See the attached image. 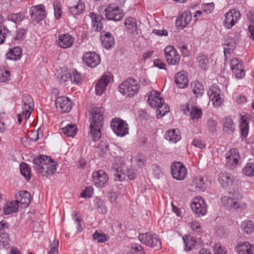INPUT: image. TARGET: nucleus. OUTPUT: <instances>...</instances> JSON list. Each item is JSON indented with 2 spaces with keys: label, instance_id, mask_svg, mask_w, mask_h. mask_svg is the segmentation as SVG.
Wrapping results in <instances>:
<instances>
[{
  "label": "nucleus",
  "instance_id": "29",
  "mask_svg": "<svg viewBox=\"0 0 254 254\" xmlns=\"http://www.w3.org/2000/svg\"><path fill=\"white\" fill-rule=\"evenodd\" d=\"M253 244L248 242H239L237 245L235 250L238 254H250Z\"/></svg>",
  "mask_w": 254,
  "mask_h": 254
},
{
  "label": "nucleus",
  "instance_id": "8",
  "mask_svg": "<svg viewBox=\"0 0 254 254\" xmlns=\"http://www.w3.org/2000/svg\"><path fill=\"white\" fill-rule=\"evenodd\" d=\"M171 171L173 177L179 181L184 180L188 173L185 165L180 162H175L171 166Z\"/></svg>",
  "mask_w": 254,
  "mask_h": 254
},
{
  "label": "nucleus",
  "instance_id": "61",
  "mask_svg": "<svg viewBox=\"0 0 254 254\" xmlns=\"http://www.w3.org/2000/svg\"><path fill=\"white\" fill-rule=\"evenodd\" d=\"M215 254H226L227 250L226 247L222 246L219 244H216L214 247Z\"/></svg>",
  "mask_w": 254,
  "mask_h": 254
},
{
  "label": "nucleus",
  "instance_id": "18",
  "mask_svg": "<svg viewBox=\"0 0 254 254\" xmlns=\"http://www.w3.org/2000/svg\"><path fill=\"white\" fill-rule=\"evenodd\" d=\"M230 195L224 196L221 197V203L223 206L228 209H237L240 208V204L236 199L237 193H230Z\"/></svg>",
  "mask_w": 254,
  "mask_h": 254
},
{
  "label": "nucleus",
  "instance_id": "27",
  "mask_svg": "<svg viewBox=\"0 0 254 254\" xmlns=\"http://www.w3.org/2000/svg\"><path fill=\"white\" fill-rule=\"evenodd\" d=\"M175 83L180 88H184L188 85L187 73L184 70L176 74Z\"/></svg>",
  "mask_w": 254,
  "mask_h": 254
},
{
  "label": "nucleus",
  "instance_id": "53",
  "mask_svg": "<svg viewBox=\"0 0 254 254\" xmlns=\"http://www.w3.org/2000/svg\"><path fill=\"white\" fill-rule=\"evenodd\" d=\"M236 45V42L235 39H230V41L226 44H224V53L225 56H226L227 54L230 53L233 49L235 48Z\"/></svg>",
  "mask_w": 254,
  "mask_h": 254
},
{
  "label": "nucleus",
  "instance_id": "6",
  "mask_svg": "<svg viewBox=\"0 0 254 254\" xmlns=\"http://www.w3.org/2000/svg\"><path fill=\"white\" fill-rule=\"evenodd\" d=\"M207 94L214 107L218 108L222 105L224 96L217 85L212 84L210 86Z\"/></svg>",
  "mask_w": 254,
  "mask_h": 254
},
{
  "label": "nucleus",
  "instance_id": "23",
  "mask_svg": "<svg viewBox=\"0 0 254 254\" xmlns=\"http://www.w3.org/2000/svg\"><path fill=\"white\" fill-rule=\"evenodd\" d=\"M251 116L247 114L241 116L240 121L239 128L241 135L246 137L249 131V123L251 121Z\"/></svg>",
  "mask_w": 254,
  "mask_h": 254
},
{
  "label": "nucleus",
  "instance_id": "19",
  "mask_svg": "<svg viewBox=\"0 0 254 254\" xmlns=\"http://www.w3.org/2000/svg\"><path fill=\"white\" fill-rule=\"evenodd\" d=\"M231 68L238 78H242L245 74V71L243 67L242 62L239 58H233L230 62Z\"/></svg>",
  "mask_w": 254,
  "mask_h": 254
},
{
  "label": "nucleus",
  "instance_id": "3",
  "mask_svg": "<svg viewBox=\"0 0 254 254\" xmlns=\"http://www.w3.org/2000/svg\"><path fill=\"white\" fill-rule=\"evenodd\" d=\"M140 89L138 82L133 78H128L123 81L119 86V91L127 97H132Z\"/></svg>",
  "mask_w": 254,
  "mask_h": 254
},
{
  "label": "nucleus",
  "instance_id": "10",
  "mask_svg": "<svg viewBox=\"0 0 254 254\" xmlns=\"http://www.w3.org/2000/svg\"><path fill=\"white\" fill-rule=\"evenodd\" d=\"M31 19L34 23H38L42 21L46 16L45 6L39 4L32 6L30 10Z\"/></svg>",
  "mask_w": 254,
  "mask_h": 254
},
{
  "label": "nucleus",
  "instance_id": "33",
  "mask_svg": "<svg viewBox=\"0 0 254 254\" xmlns=\"http://www.w3.org/2000/svg\"><path fill=\"white\" fill-rule=\"evenodd\" d=\"M165 136L167 140L173 143H176L181 139L180 131L178 129L168 130L165 133Z\"/></svg>",
  "mask_w": 254,
  "mask_h": 254
},
{
  "label": "nucleus",
  "instance_id": "37",
  "mask_svg": "<svg viewBox=\"0 0 254 254\" xmlns=\"http://www.w3.org/2000/svg\"><path fill=\"white\" fill-rule=\"evenodd\" d=\"M125 25L127 32L133 34L136 31L137 24L134 18L129 17L127 18L125 21Z\"/></svg>",
  "mask_w": 254,
  "mask_h": 254
},
{
  "label": "nucleus",
  "instance_id": "28",
  "mask_svg": "<svg viewBox=\"0 0 254 254\" xmlns=\"http://www.w3.org/2000/svg\"><path fill=\"white\" fill-rule=\"evenodd\" d=\"M89 16L91 19L94 30L96 31H100L103 29V23L102 22L103 20V17L94 12L90 13Z\"/></svg>",
  "mask_w": 254,
  "mask_h": 254
},
{
  "label": "nucleus",
  "instance_id": "4",
  "mask_svg": "<svg viewBox=\"0 0 254 254\" xmlns=\"http://www.w3.org/2000/svg\"><path fill=\"white\" fill-rule=\"evenodd\" d=\"M138 239L140 241L145 245L156 250L161 248V242L157 235L151 233L139 234Z\"/></svg>",
  "mask_w": 254,
  "mask_h": 254
},
{
  "label": "nucleus",
  "instance_id": "2",
  "mask_svg": "<svg viewBox=\"0 0 254 254\" xmlns=\"http://www.w3.org/2000/svg\"><path fill=\"white\" fill-rule=\"evenodd\" d=\"M160 93L153 91L148 96V102L153 108H157V117L161 118L169 112V107L164 104L163 98L160 97Z\"/></svg>",
  "mask_w": 254,
  "mask_h": 254
},
{
  "label": "nucleus",
  "instance_id": "1",
  "mask_svg": "<svg viewBox=\"0 0 254 254\" xmlns=\"http://www.w3.org/2000/svg\"><path fill=\"white\" fill-rule=\"evenodd\" d=\"M33 168L37 173L43 176H48L55 173L57 164L52 159L46 155H41L33 160Z\"/></svg>",
  "mask_w": 254,
  "mask_h": 254
},
{
  "label": "nucleus",
  "instance_id": "47",
  "mask_svg": "<svg viewBox=\"0 0 254 254\" xmlns=\"http://www.w3.org/2000/svg\"><path fill=\"white\" fill-rule=\"evenodd\" d=\"M20 171L21 175L27 181L29 180L31 178L30 176V168L28 165L25 163H22L20 165Z\"/></svg>",
  "mask_w": 254,
  "mask_h": 254
},
{
  "label": "nucleus",
  "instance_id": "16",
  "mask_svg": "<svg viewBox=\"0 0 254 254\" xmlns=\"http://www.w3.org/2000/svg\"><path fill=\"white\" fill-rule=\"evenodd\" d=\"M84 63L88 66L95 67L101 62L100 56L95 52H87L82 58Z\"/></svg>",
  "mask_w": 254,
  "mask_h": 254
},
{
  "label": "nucleus",
  "instance_id": "55",
  "mask_svg": "<svg viewBox=\"0 0 254 254\" xmlns=\"http://www.w3.org/2000/svg\"><path fill=\"white\" fill-rule=\"evenodd\" d=\"M93 240H96L98 243H104L108 240L107 235L103 233H100L96 231L93 235Z\"/></svg>",
  "mask_w": 254,
  "mask_h": 254
},
{
  "label": "nucleus",
  "instance_id": "21",
  "mask_svg": "<svg viewBox=\"0 0 254 254\" xmlns=\"http://www.w3.org/2000/svg\"><path fill=\"white\" fill-rule=\"evenodd\" d=\"M192 19V15L190 11H185L177 18L176 25L181 29L186 27Z\"/></svg>",
  "mask_w": 254,
  "mask_h": 254
},
{
  "label": "nucleus",
  "instance_id": "7",
  "mask_svg": "<svg viewBox=\"0 0 254 254\" xmlns=\"http://www.w3.org/2000/svg\"><path fill=\"white\" fill-rule=\"evenodd\" d=\"M226 159L225 167L231 170L235 169L238 165L240 156L237 149L232 148L227 151L225 154Z\"/></svg>",
  "mask_w": 254,
  "mask_h": 254
},
{
  "label": "nucleus",
  "instance_id": "22",
  "mask_svg": "<svg viewBox=\"0 0 254 254\" xmlns=\"http://www.w3.org/2000/svg\"><path fill=\"white\" fill-rule=\"evenodd\" d=\"M102 45L106 49H110L115 45L114 38L112 34L108 32H102L100 35Z\"/></svg>",
  "mask_w": 254,
  "mask_h": 254
},
{
  "label": "nucleus",
  "instance_id": "63",
  "mask_svg": "<svg viewBox=\"0 0 254 254\" xmlns=\"http://www.w3.org/2000/svg\"><path fill=\"white\" fill-rule=\"evenodd\" d=\"M191 144L196 147L200 149H202L205 147V144L203 141L201 139L198 138H194Z\"/></svg>",
  "mask_w": 254,
  "mask_h": 254
},
{
  "label": "nucleus",
  "instance_id": "34",
  "mask_svg": "<svg viewBox=\"0 0 254 254\" xmlns=\"http://www.w3.org/2000/svg\"><path fill=\"white\" fill-rule=\"evenodd\" d=\"M112 171L115 176V181H122L125 178L124 169L122 166H119L118 165L116 164L112 168Z\"/></svg>",
  "mask_w": 254,
  "mask_h": 254
},
{
  "label": "nucleus",
  "instance_id": "14",
  "mask_svg": "<svg viewBox=\"0 0 254 254\" xmlns=\"http://www.w3.org/2000/svg\"><path fill=\"white\" fill-rule=\"evenodd\" d=\"M241 13L239 11L235 9H231L225 14L224 20V26L230 29L233 27L240 18Z\"/></svg>",
  "mask_w": 254,
  "mask_h": 254
},
{
  "label": "nucleus",
  "instance_id": "40",
  "mask_svg": "<svg viewBox=\"0 0 254 254\" xmlns=\"http://www.w3.org/2000/svg\"><path fill=\"white\" fill-rule=\"evenodd\" d=\"M198 66L202 70H206L209 66V61L207 57L204 55H200L196 58Z\"/></svg>",
  "mask_w": 254,
  "mask_h": 254
},
{
  "label": "nucleus",
  "instance_id": "49",
  "mask_svg": "<svg viewBox=\"0 0 254 254\" xmlns=\"http://www.w3.org/2000/svg\"><path fill=\"white\" fill-rule=\"evenodd\" d=\"M72 218L76 224L77 231L78 232H80L82 230V228L80 224L81 218L79 212L77 210L74 211L72 213Z\"/></svg>",
  "mask_w": 254,
  "mask_h": 254
},
{
  "label": "nucleus",
  "instance_id": "59",
  "mask_svg": "<svg viewBox=\"0 0 254 254\" xmlns=\"http://www.w3.org/2000/svg\"><path fill=\"white\" fill-rule=\"evenodd\" d=\"M94 203L96 206L101 209L103 213H106L107 212V208L102 199L99 197H96L94 200Z\"/></svg>",
  "mask_w": 254,
  "mask_h": 254
},
{
  "label": "nucleus",
  "instance_id": "17",
  "mask_svg": "<svg viewBox=\"0 0 254 254\" xmlns=\"http://www.w3.org/2000/svg\"><path fill=\"white\" fill-rule=\"evenodd\" d=\"M55 104L57 110L63 113L68 112L72 108L70 99L64 96L58 97L56 100Z\"/></svg>",
  "mask_w": 254,
  "mask_h": 254
},
{
  "label": "nucleus",
  "instance_id": "38",
  "mask_svg": "<svg viewBox=\"0 0 254 254\" xmlns=\"http://www.w3.org/2000/svg\"><path fill=\"white\" fill-rule=\"evenodd\" d=\"M109 146L108 143L102 140L100 142L97 147L96 152L100 156L105 157L109 151Z\"/></svg>",
  "mask_w": 254,
  "mask_h": 254
},
{
  "label": "nucleus",
  "instance_id": "58",
  "mask_svg": "<svg viewBox=\"0 0 254 254\" xmlns=\"http://www.w3.org/2000/svg\"><path fill=\"white\" fill-rule=\"evenodd\" d=\"M54 15L57 19L61 18L62 14L61 5L58 1H54L53 3Z\"/></svg>",
  "mask_w": 254,
  "mask_h": 254
},
{
  "label": "nucleus",
  "instance_id": "24",
  "mask_svg": "<svg viewBox=\"0 0 254 254\" xmlns=\"http://www.w3.org/2000/svg\"><path fill=\"white\" fill-rule=\"evenodd\" d=\"M74 39L68 33L62 34L58 36L59 45L62 48L66 49L73 45Z\"/></svg>",
  "mask_w": 254,
  "mask_h": 254
},
{
  "label": "nucleus",
  "instance_id": "46",
  "mask_svg": "<svg viewBox=\"0 0 254 254\" xmlns=\"http://www.w3.org/2000/svg\"><path fill=\"white\" fill-rule=\"evenodd\" d=\"M69 78L71 81L75 84H78L82 82V76L76 69L72 70V72L69 74Z\"/></svg>",
  "mask_w": 254,
  "mask_h": 254
},
{
  "label": "nucleus",
  "instance_id": "42",
  "mask_svg": "<svg viewBox=\"0 0 254 254\" xmlns=\"http://www.w3.org/2000/svg\"><path fill=\"white\" fill-rule=\"evenodd\" d=\"M102 126H99L98 127L96 126H94L93 127L90 126V134L92 138V140L93 141H98L101 136V127Z\"/></svg>",
  "mask_w": 254,
  "mask_h": 254
},
{
  "label": "nucleus",
  "instance_id": "64",
  "mask_svg": "<svg viewBox=\"0 0 254 254\" xmlns=\"http://www.w3.org/2000/svg\"><path fill=\"white\" fill-rule=\"evenodd\" d=\"M190 227L192 231L195 233H202L203 231L202 229L200 227L199 224L196 221L192 222L190 223Z\"/></svg>",
  "mask_w": 254,
  "mask_h": 254
},
{
  "label": "nucleus",
  "instance_id": "44",
  "mask_svg": "<svg viewBox=\"0 0 254 254\" xmlns=\"http://www.w3.org/2000/svg\"><path fill=\"white\" fill-rule=\"evenodd\" d=\"M235 129V124L232 119L229 117L225 118L223 120V130L225 132H233Z\"/></svg>",
  "mask_w": 254,
  "mask_h": 254
},
{
  "label": "nucleus",
  "instance_id": "9",
  "mask_svg": "<svg viewBox=\"0 0 254 254\" xmlns=\"http://www.w3.org/2000/svg\"><path fill=\"white\" fill-rule=\"evenodd\" d=\"M191 208L198 217L204 216L207 213V204L200 196H197L193 199Z\"/></svg>",
  "mask_w": 254,
  "mask_h": 254
},
{
  "label": "nucleus",
  "instance_id": "43",
  "mask_svg": "<svg viewBox=\"0 0 254 254\" xmlns=\"http://www.w3.org/2000/svg\"><path fill=\"white\" fill-rule=\"evenodd\" d=\"M241 229L243 233L249 234L254 231V223L251 220H246L241 224Z\"/></svg>",
  "mask_w": 254,
  "mask_h": 254
},
{
  "label": "nucleus",
  "instance_id": "48",
  "mask_svg": "<svg viewBox=\"0 0 254 254\" xmlns=\"http://www.w3.org/2000/svg\"><path fill=\"white\" fill-rule=\"evenodd\" d=\"M242 173L247 176H254V162L248 163L243 169Z\"/></svg>",
  "mask_w": 254,
  "mask_h": 254
},
{
  "label": "nucleus",
  "instance_id": "15",
  "mask_svg": "<svg viewBox=\"0 0 254 254\" xmlns=\"http://www.w3.org/2000/svg\"><path fill=\"white\" fill-rule=\"evenodd\" d=\"M164 52L166 61L169 64L175 65L179 63L180 56L173 46L166 47L164 49Z\"/></svg>",
  "mask_w": 254,
  "mask_h": 254
},
{
  "label": "nucleus",
  "instance_id": "51",
  "mask_svg": "<svg viewBox=\"0 0 254 254\" xmlns=\"http://www.w3.org/2000/svg\"><path fill=\"white\" fill-rule=\"evenodd\" d=\"M183 239L185 244V250L186 251H190L195 246V240L190 237H183Z\"/></svg>",
  "mask_w": 254,
  "mask_h": 254
},
{
  "label": "nucleus",
  "instance_id": "25",
  "mask_svg": "<svg viewBox=\"0 0 254 254\" xmlns=\"http://www.w3.org/2000/svg\"><path fill=\"white\" fill-rule=\"evenodd\" d=\"M110 79V75H104L98 80L95 86V91L97 95H101L105 91Z\"/></svg>",
  "mask_w": 254,
  "mask_h": 254
},
{
  "label": "nucleus",
  "instance_id": "36",
  "mask_svg": "<svg viewBox=\"0 0 254 254\" xmlns=\"http://www.w3.org/2000/svg\"><path fill=\"white\" fill-rule=\"evenodd\" d=\"M191 88L192 92L196 97L201 96L204 93V89L203 84L198 81H194L191 82Z\"/></svg>",
  "mask_w": 254,
  "mask_h": 254
},
{
  "label": "nucleus",
  "instance_id": "39",
  "mask_svg": "<svg viewBox=\"0 0 254 254\" xmlns=\"http://www.w3.org/2000/svg\"><path fill=\"white\" fill-rule=\"evenodd\" d=\"M18 208V205L15 200L6 203L3 207V213L5 215H9L12 213L16 212Z\"/></svg>",
  "mask_w": 254,
  "mask_h": 254
},
{
  "label": "nucleus",
  "instance_id": "35",
  "mask_svg": "<svg viewBox=\"0 0 254 254\" xmlns=\"http://www.w3.org/2000/svg\"><path fill=\"white\" fill-rule=\"evenodd\" d=\"M21 49L19 47H15L9 50L6 53V57L7 59L16 61L21 58Z\"/></svg>",
  "mask_w": 254,
  "mask_h": 254
},
{
  "label": "nucleus",
  "instance_id": "12",
  "mask_svg": "<svg viewBox=\"0 0 254 254\" xmlns=\"http://www.w3.org/2000/svg\"><path fill=\"white\" fill-rule=\"evenodd\" d=\"M103 113L104 110L102 108H94L91 110L89 117L90 126H96L98 127L102 126Z\"/></svg>",
  "mask_w": 254,
  "mask_h": 254
},
{
  "label": "nucleus",
  "instance_id": "50",
  "mask_svg": "<svg viewBox=\"0 0 254 254\" xmlns=\"http://www.w3.org/2000/svg\"><path fill=\"white\" fill-rule=\"evenodd\" d=\"M202 116V111L200 108H198L196 106H192L191 108L190 116L191 120H197L200 118Z\"/></svg>",
  "mask_w": 254,
  "mask_h": 254
},
{
  "label": "nucleus",
  "instance_id": "11",
  "mask_svg": "<svg viewBox=\"0 0 254 254\" xmlns=\"http://www.w3.org/2000/svg\"><path fill=\"white\" fill-rule=\"evenodd\" d=\"M108 181V174L102 170L95 171L92 174L93 183L98 188L105 187L107 185Z\"/></svg>",
  "mask_w": 254,
  "mask_h": 254
},
{
  "label": "nucleus",
  "instance_id": "52",
  "mask_svg": "<svg viewBox=\"0 0 254 254\" xmlns=\"http://www.w3.org/2000/svg\"><path fill=\"white\" fill-rule=\"evenodd\" d=\"M9 238L6 233L0 235V249H6L9 247Z\"/></svg>",
  "mask_w": 254,
  "mask_h": 254
},
{
  "label": "nucleus",
  "instance_id": "41",
  "mask_svg": "<svg viewBox=\"0 0 254 254\" xmlns=\"http://www.w3.org/2000/svg\"><path fill=\"white\" fill-rule=\"evenodd\" d=\"M62 129L63 132L68 137H73L77 133V127L74 124H68Z\"/></svg>",
  "mask_w": 254,
  "mask_h": 254
},
{
  "label": "nucleus",
  "instance_id": "30",
  "mask_svg": "<svg viewBox=\"0 0 254 254\" xmlns=\"http://www.w3.org/2000/svg\"><path fill=\"white\" fill-rule=\"evenodd\" d=\"M85 9V6L84 2L80 0H79L76 4L69 7V12L73 16H75L83 13Z\"/></svg>",
  "mask_w": 254,
  "mask_h": 254
},
{
  "label": "nucleus",
  "instance_id": "31",
  "mask_svg": "<svg viewBox=\"0 0 254 254\" xmlns=\"http://www.w3.org/2000/svg\"><path fill=\"white\" fill-rule=\"evenodd\" d=\"M11 40V32L7 27L2 25L0 27V44H2L4 42L9 43Z\"/></svg>",
  "mask_w": 254,
  "mask_h": 254
},
{
  "label": "nucleus",
  "instance_id": "5",
  "mask_svg": "<svg viewBox=\"0 0 254 254\" xmlns=\"http://www.w3.org/2000/svg\"><path fill=\"white\" fill-rule=\"evenodd\" d=\"M111 127L118 136L123 137L128 134V125L121 119L116 118L113 119L111 122Z\"/></svg>",
  "mask_w": 254,
  "mask_h": 254
},
{
  "label": "nucleus",
  "instance_id": "57",
  "mask_svg": "<svg viewBox=\"0 0 254 254\" xmlns=\"http://www.w3.org/2000/svg\"><path fill=\"white\" fill-rule=\"evenodd\" d=\"M131 254H145L141 246L139 244H133L130 249Z\"/></svg>",
  "mask_w": 254,
  "mask_h": 254
},
{
  "label": "nucleus",
  "instance_id": "45",
  "mask_svg": "<svg viewBox=\"0 0 254 254\" xmlns=\"http://www.w3.org/2000/svg\"><path fill=\"white\" fill-rule=\"evenodd\" d=\"M23 102V109H29L33 110L34 109V102L32 97L29 95H25L22 98Z\"/></svg>",
  "mask_w": 254,
  "mask_h": 254
},
{
  "label": "nucleus",
  "instance_id": "62",
  "mask_svg": "<svg viewBox=\"0 0 254 254\" xmlns=\"http://www.w3.org/2000/svg\"><path fill=\"white\" fill-rule=\"evenodd\" d=\"M207 125L208 130L211 131H213L216 129L217 123L215 120L210 118L207 121Z\"/></svg>",
  "mask_w": 254,
  "mask_h": 254
},
{
  "label": "nucleus",
  "instance_id": "56",
  "mask_svg": "<svg viewBox=\"0 0 254 254\" xmlns=\"http://www.w3.org/2000/svg\"><path fill=\"white\" fill-rule=\"evenodd\" d=\"M10 72L4 68L0 67V82H6L10 79Z\"/></svg>",
  "mask_w": 254,
  "mask_h": 254
},
{
  "label": "nucleus",
  "instance_id": "13",
  "mask_svg": "<svg viewBox=\"0 0 254 254\" xmlns=\"http://www.w3.org/2000/svg\"><path fill=\"white\" fill-rule=\"evenodd\" d=\"M105 11L106 17L109 20L120 21L124 16L122 10L113 5H109Z\"/></svg>",
  "mask_w": 254,
  "mask_h": 254
},
{
  "label": "nucleus",
  "instance_id": "60",
  "mask_svg": "<svg viewBox=\"0 0 254 254\" xmlns=\"http://www.w3.org/2000/svg\"><path fill=\"white\" fill-rule=\"evenodd\" d=\"M93 192V189L91 187H87L80 194L81 197L83 198H90Z\"/></svg>",
  "mask_w": 254,
  "mask_h": 254
},
{
  "label": "nucleus",
  "instance_id": "26",
  "mask_svg": "<svg viewBox=\"0 0 254 254\" xmlns=\"http://www.w3.org/2000/svg\"><path fill=\"white\" fill-rule=\"evenodd\" d=\"M15 200L17 204L20 203L22 207H27L31 202V197L30 193L26 190H21L16 196Z\"/></svg>",
  "mask_w": 254,
  "mask_h": 254
},
{
  "label": "nucleus",
  "instance_id": "32",
  "mask_svg": "<svg viewBox=\"0 0 254 254\" xmlns=\"http://www.w3.org/2000/svg\"><path fill=\"white\" fill-rule=\"evenodd\" d=\"M191 186L201 191H204L206 189V184L203 178L200 175L195 176L191 182Z\"/></svg>",
  "mask_w": 254,
  "mask_h": 254
},
{
  "label": "nucleus",
  "instance_id": "20",
  "mask_svg": "<svg viewBox=\"0 0 254 254\" xmlns=\"http://www.w3.org/2000/svg\"><path fill=\"white\" fill-rule=\"evenodd\" d=\"M219 182L222 188L228 189L233 185L234 177L229 173L221 172L219 174Z\"/></svg>",
  "mask_w": 254,
  "mask_h": 254
},
{
  "label": "nucleus",
  "instance_id": "54",
  "mask_svg": "<svg viewBox=\"0 0 254 254\" xmlns=\"http://www.w3.org/2000/svg\"><path fill=\"white\" fill-rule=\"evenodd\" d=\"M24 17V15L21 13H10L8 15L7 19L16 24L20 22Z\"/></svg>",
  "mask_w": 254,
  "mask_h": 254
}]
</instances>
